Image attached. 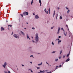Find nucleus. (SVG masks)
Returning a JSON list of instances; mask_svg holds the SVG:
<instances>
[{
	"label": "nucleus",
	"instance_id": "39448f33",
	"mask_svg": "<svg viewBox=\"0 0 73 73\" xmlns=\"http://www.w3.org/2000/svg\"><path fill=\"white\" fill-rule=\"evenodd\" d=\"M60 28L59 27L57 32L58 34H59V33H60Z\"/></svg>",
	"mask_w": 73,
	"mask_h": 73
},
{
	"label": "nucleus",
	"instance_id": "0e129e2a",
	"mask_svg": "<svg viewBox=\"0 0 73 73\" xmlns=\"http://www.w3.org/2000/svg\"><path fill=\"white\" fill-rule=\"evenodd\" d=\"M10 73H11V72H10Z\"/></svg>",
	"mask_w": 73,
	"mask_h": 73
},
{
	"label": "nucleus",
	"instance_id": "c9c22d12",
	"mask_svg": "<svg viewBox=\"0 0 73 73\" xmlns=\"http://www.w3.org/2000/svg\"><path fill=\"white\" fill-rule=\"evenodd\" d=\"M57 68H58V66H56V69H57Z\"/></svg>",
	"mask_w": 73,
	"mask_h": 73
},
{
	"label": "nucleus",
	"instance_id": "de8ad7c7",
	"mask_svg": "<svg viewBox=\"0 0 73 73\" xmlns=\"http://www.w3.org/2000/svg\"><path fill=\"white\" fill-rule=\"evenodd\" d=\"M33 55H31L30 56V57H33Z\"/></svg>",
	"mask_w": 73,
	"mask_h": 73
},
{
	"label": "nucleus",
	"instance_id": "a19ab883",
	"mask_svg": "<svg viewBox=\"0 0 73 73\" xmlns=\"http://www.w3.org/2000/svg\"><path fill=\"white\" fill-rule=\"evenodd\" d=\"M8 72L9 73H11V72H10V71H8Z\"/></svg>",
	"mask_w": 73,
	"mask_h": 73
},
{
	"label": "nucleus",
	"instance_id": "e433bc0d",
	"mask_svg": "<svg viewBox=\"0 0 73 73\" xmlns=\"http://www.w3.org/2000/svg\"><path fill=\"white\" fill-rule=\"evenodd\" d=\"M66 9H68V7H66Z\"/></svg>",
	"mask_w": 73,
	"mask_h": 73
},
{
	"label": "nucleus",
	"instance_id": "cd10ccee",
	"mask_svg": "<svg viewBox=\"0 0 73 73\" xmlns=\"http://www.w3.org/2000/svg\"><path fill=\"white\" fill-rule=\"evenodd\" d=\"M60 19H62V17L61 16L60 17Z\"/></svg>",
	"mask_w": 73,
	"mask_h": 73
},
{
	"label": "nucleus",
	"instance_id": "5701e85b",
	"mask_svg": "<svg viewBox=\"0 0 73 73\" xmlns=\"http://www.w3.org/2000/svg\"><path fill=\"white\" fill-rule=\"evenodd\" d=\"M40 73H43V71L41 70H40Z\"/></svg>",
	"mask_w": 73,
	"mask_h": 73
},
{
	"label": "nucleus",
	"instance_id": "3c124183",
	"mask_svg": "<svg viewBox=\"0 0 73 73\" xmlns=\"http://www.w3.org/2000/svg\"><path fill=\"white\" fill-rule=\"evenodd\" d=\"M22 66H24V65L22 64Z\"/></svg>",
	"mask_w": 73,
	"mask_h": 73
},
{
	"label": "nucleus",
	"instance_id": "f8f14e48",
	"mask_svg": "<svg viewBox=\"0 0 73 73\" xmlns=\"http://www.w3.org/2000/svg\"><path fill=\"white\" fill-rule=\"evenodd\" d=\"M21 33H22V35L25 36V34H24V33H23V31H21Z\"/></svg>",
	"mask_w": 73,
	"mask_h": 73
},
{
	"label": "nucleus",
	"instance_id": "473e14b6",
	"mask_svg": "<svg viewBox=\"0 0 73 73\" xmlns=\"http://www.w3.org/2000/svg\"><path fill=\"white\" fill-rule=\"evenodd\" d=\"M55 53V51H53L52 52V53Z\"/></svg>",
	"mask_w": 73,
	"mask_h": 73
},
{
	"label": "nucleus",
	"instance_id": "ddd939ff",
	"mask_svg": "<svg viewBox=\"0 0 73 73\" xmlns=\"http://www.w3.org/2000/svg\"><path fill=\"white\" fill-rule=\"evenodd\" d=\"M58 14H56V19L57 20V17H58Z\"/></svg>",
	"mask_w": 73,
	"mask_h": 73
},
{
	"label": "nucleus",
	"instance_id": "7c9ffc66",
	"mask_svg": "<svg viewBox=\"0 0 73 73\" xmlns=\"http://www.w3.org/2000/svg\"><path fill=\"white\" fill-rule=\"evenodd\" d=\"M8 26H9V27H12V26L11 25H9Z\"/></svg>",
	"mask_w": 73,
	"mask_h": 73
},
{
	"label": "nucleus",
	"instance_id": "a211bd4d",
	"mask_svg": "<svg viewBox=\"0 0 73 73\" xmlns=\"http://www.w3.org/2000/svg\"><path fill=\"white\" fill-rule=\"evenodd\" d=\"M61 42V40H58V44H60V42Z\"/></svg>",
	"mask_w": 73,
	"mask_h": 73
},
{
	"label": "nucleus",
	"instance_id": "2eb2a0df",
	"mask_svg": "<svg viewBox=\"0 0 73 73\" xmlns=\"http://www.w3.org/2000/svg\"><path fill=\"white\" fill-rule=\"evenodd\" d=\"M55 11H54V13L53 14V17H54V15H55Z\"/></svg>",
	"mask_w": 73,
	"mask_h": 73
},
{
	"label": "nucleus",
	"instance_id": "20e7f679",
	"mask_svg": "<svg viewBox=\"0 0 73 73\" xmlns=\"http://www.w3.org/2000/svg\"><path fill=\"white\" fill-rule=\"evenodd\" d=\"M7 65V63L6 62H5L4 64L3 65V66L4 67V68H5V66Z\"/></svg>",
	"mask_w": 73,
	"mask_h": 73
},
{
	"label": "nucleus",
	"instance_id": "603ef678",
	"mask_svg": "<svg viewBox=\"0 0 73 73\" xmlns=\"http://www.w3.org/2000/svg\"><path fill=\"white\" fill-rule=\"evenodd\" d=\"M33 42H35V41H34V40H33Z\"/></svg>",
	"mask_w": 73,
	"mask_h": 73
},
{
	"label": "nucleus",
	"instance_id": "f03ea898",
	"mask_svg": "<svg viewBox=\"0 0 73 73\" xmlns=\"http://www.w3.org/2000/svg\"><path fill=\"white\" fill-rule=\"evenodd\" d=\"M26 15H28L29 14L28 12H25L23 13V14L24 16L26 15Z\"/></svg>",
	"mask_w": 73,
	"mask_h": 73
},
{
	"label": "nucleus",
	"instance_id": "c85d7f7f",
	"mask_svg": "<svg viewBox=\"0 0 73 73\" xmlns=\"http://www.w3.org/2000/svg\"><path fill=\"white\" fill-rule=\"evenodd\" d=\"M61 29L62 30H63V31L64 32V29H63L62 28H61Z\"/></svg>",
	"mask_w": 73,
	"mask_h": 73
},
{
	"label": "nucleus",
	"instance_id": "bf43d9fd",
	"mask_svg": "<svg viewBox=\"0 0 73 73\" xmlns=\"http://www.w3.org/2000/svg\"><path fill=\"white\" fill-rule=\"evenodd\" d=\"M48 66H49V64H48Z\"/></svg>",
	"mask_w": 73,
	"mask_h": 73
},
{
	"label": "nucleus",
	"instance_id": "37998d69",
	"mask_svg": "<svg viewBox=\"0 0 73 73\" xmlns=\"http://www.w3.org/2000/svg\"><path fill=\"white\" fill-rule=\"evenodd\" d=\"M33 15H35V14L33 13Z\"/></svg>",
	"mask_w": 73,
	"mask_h": 73
},
{
	"label": "nucleus",
	"instance_id": "423d86ee",
	"mask_svg": "<svg viewBox=\"0 0 73 73\" xmlns=\"http://www.w3.org/2000/svg\"><path fill=\"white\" fill-rule=\"evenodd\" d=\"M35 18L36 19H39V17L38 16L36 15L35 16Z\"/></svg>",
	"mask_w": 73,
	"mask_h": 73
},
{
	"label": "nucleus",
	"instance_id": "6ab92c4d",
	"mask_svg": "<svg viewBox=\"0 0 73 73\" xmlns=\"http://www.w3.org/2000/svg\"><path fill=\"white\" fill-rule=\"evenodd\" d=\"M33 0H32L31 2V5L33 4Z\"/></svg>",
	"mask_w": 73,
	"mask_h": 73
},
{
	"label": "nucleus",
	"instance_id": "58836bf2",
	"mask_svg": "<svg viewBox=\"0 0 73 73\" xmlns=\"http://www.w3.org/2000/svg\"><path fill=\"white\" fill-rule=\"evenodd\" d=\"M4 73H8V72H7L5 71V72H4Z\"/></svg>",
	"mask_w": 73,
	"mask_h": 73
},
{
	"label": "nucleus",
	"instance_id": "aec40b11",
	"mask_svg": "<svg viewBox=\"0 0 73 73\" xmlns=\"http://www.w3.org/2000/svg\"><path fill=\"white\" fill-rule=\"evenodd\" d=\"M66 27H67V28H68V30H69V27H68V25H66Z\"/></svg>",
	"mask_w": 73,
	"mask_h": 73
},
{
	"label": "nucleus",
	"instance_id": "680f3d73",
	"mask_svg": "<svg viewBox=\"0 0 73 73\" xmlns=\"http://www.w3.org/2000/svg\"><path fill=\"white\" fill-rule=\"evenodd\" d=\"M43 72H44V71H43Z\"/></svg>",
	"mask_w": 73,
	"mask_h": 73
},
{
	"label": "nucleus",
	"instance_id": "4be33fe9",
	"mask_svg": "<svg viewBox=\"0 0 73 73\" xmlns=\"http://www.w3.org/2000/svg\"><path fill=\"white\" fill-rule=\"evenodd\" d=\"M37 69H40V67H37Z\"/></svg>",
	"mask_w": 73,
	"mask_h": 73
},
{
	"label": "nucleus",
	"instance_id": "052dcab7",
	"mask_svg": "<svg viewBox=\"0 0 73 73\" xmlns=\"http://www.w3.org/2000/svg\"><path fill=\"white\" fill-rule=\"evenodd\" d=\"M38 73H40V72H38Z\"/></svg>",
	"mask_w": 73,
	"mask_h": 73
},
{
	"label": "nucleus",
	"instance_id": "4d7b16f0",
	"mask_svg": "<svg viewBox=\"0 0 73 73\" xmlns=\"http://www.w3.org/2000/svg\"><path fill=\"white\" fill-rule=\"evenodd\" d=\"M27 24H28V23H27Z\"/></svg>",
	"mask_w": 73,
	"mask_h": 73
},
{
	"label": "nucleus",
	"instance_id": "5fc2aeb1",
	"mask_svg": "<svg viewBox=\"0 0 73 73\" xmlns=\"http://www.w3.org/2000/svg\"><path fill=\"white\" fill-rule=\"evenodd\" d=\"M31 37H32V38H33V36H32Z\"/></svg>",
	"mask_w": 73,
	"mask_h": 73
},
{
	"label": "nucleus",
	"instance_id": "f257e3e1",
	"mask_svg": "<svg viewBox=\"0 0 73 73\" xmlns=\"http://www.w3.org/2000/svg\"><path fill=\"white\" fill-rule=\"evenodd\" d=\"M35 40L37 42L38 41V35L36 34L35 37Z\"/></svg>",
	"mask_w": 73,
	"mask_h": 73
},
{
	"label": "nucleus",
	"instance_id": "b1692460",
	"mask_svg": "<svg viewBox=\"0 0 73 73\" xmlns=\"http://www.w3.org/2000/svg\"><path fill=\"white\" fill-rule=\"evenodd\" d=\"M20 15H21V16H22V17H23L24 16V15H23L22 14H20Z\"/></svg>",
	"mask_w": 73,
	"mask_h": 73
},
{
	"label": "nucleus",
	"instance_id": "8fccbe9b",
	"mask_svg": "<svg viewBox=\"0 0 73 73\" xmlns=\"http://www.w3.org/2000/svg\"><path fill=\"white\" fill-rule=\"evenodd\" d=\"M30 63H31V64H32V62H30Z\"/></svg>",
	"mask_w": 73,
	"mask_h": 73
},
{
	"label": "nucleus",
	"instance_id": "4c0bfd02",
	"mask_svg": "<svg viewBox=\"0 0 73 73\" xmlns=\"http://www.w3.org/2000/svg\"><path fill=\"white\" fill-rule=\"evenodd\" d=\"M65 55H64L63 56V58H65Z\"/></svg>",
	"mask_w": 73,
	"mask_h": 73
},
{
	"label": "nucleus",
	"instance_id": "72a5a7b5",
	"mask_svg": "<svg viewBox=\"0 0 73 73\" xmlns=\"http://www.w3.org/2000/svg\"><path fill=\"white\" fill-rule=\"evenodd\" d=\"M52 45H54V43H53V42H52Z\"/></svg>",
	"mask_w": 73,
	"mask_h": 73
},
{
	"label": "nucleus",
	"instance_id": "13d9d810",
	"mask_svg": "<svg viewBox=\"0 0 73 73\" xmlns=\"http://www.w3.org/2000/svg\"><path fill=\"white\" fill-rule=\"evenodd\" d=\"M26 28H25V29H26Z\"/></svg>",
	"mask_w": 73,
	"mask_h": 73
},
{
	"label": "nucleus",
	"instance_id": "f3484780",
	"mask_svg": "<svg viewBox=\"0 0 73 73\" xmlns=\"http://www.w3.org/2000/svg\"><path fill=\"white\" fill-rule=\"evenodd\" d=\"M42 63L41 62V63L38 64V65L39 66H40V65H42Z\"/></svg>",
	"mask_w": 73,
	"mask_h": 73
},
{
	"label": "nucleus",
	"instance_id": "e2e57ef3",
	"mask_svg": "<svg viewBox=\"0 0 73 73\" xmlns=\"http://www.w3.org/2000/svg\"><path fill=\"white\" fill-rule=\"evenodd\" d=\"M62 65H63V63H62Z\"/></svg>",
	"mask_w": 73,
	"mask_h": 73
},
{
	"label": "nucleus",
	"instance_id": "bb28decb",
	"mask_svg": "<svg viewBox=\"0 0 73 73\" xmlns=\"http://www.w3.org/2000/svg\"><path fill=\"white\" fill-rule=\"evenodd\" d=\"M61 53H62V51L61 50L60 51V54H61Z\"/></svg>",
	"mask_w": 73,
	"mask_h": 73
},
{
	"label": "nucleus",
	"instance_id": "a18cd8bd",
	"mask_svg": "<svg viewBox=\"0 0 73 73\" xmlns=\"http://www.w3.org/2000/svg\"><path fill=\"white\" fill-rule=\"evenodd\" d=\"M57 40H60V39L58 38V39H57Z\"/></svg>",
	"mask_w": 73,
	"mask_h": 73
},
{
	"label": "nucleus",
	"instance_id": "7ed1b4c3",
	"mask_svg": "<svg viewBox=\"0 0 73 73\" xmlns=\"http://www.w3.org/2000/svg\"><path fill=\"white\" fill-rule=\"evenodd\" d=\"M13 36H14V37H15V38H18V37H19V36H17V35L16 34L14 35H13Z\"/></svg>",
	"mask_w": 73,
	"mask_h": 73
},
{
	"label": "nucleus",
	"instance_id": "c03bdc74",
	"mask_svg": "<svg viewBox=\"0 0 73 73\" xmlns=\"http://www.w3.org/2000/svg\"><path fill=\"white\" fill-rule=\"evenodd\" d=\"M13 32H12V34H11V35H13Z\"/></svg>",
	"mask_w": 73,
	"mask_h": 73
},
{
	"label": "nucleus",
	"instance_id": "412c9836",
	"mask_svg": "<svg viewBox=\"0 0 73 73\" xmlns=\"http://www.w3.org/2000/svg\"><path fill=\"white\" fill-rule=\"evenodd\" d=\"M49 13H50V8H49Z\"/></svg>",
	"mask_w": 73,
	"mask_h": 73
},
{
	"label": "nucleus",
	"instance_id": "6e6d98bb",
	"mask_svg": "<svg viewBox=\"0 0 73 73\" xmlns=\"http://www.w3.org/2000/svg\"><path fill=\"white\" fill-rule=\"evenodd\" d=\"M58 9H60V8H59V7H58Z\"/></svg>",
	"mask_w": 73,
	"mask_h": 73
},
{
	"label": "nucleus",
	"instance_id": "1a4fd4ad",
	"mask_svg": "<svg viewBox=\"0 0 73 73\" xmlns=\"http://www.w3.org/2000/svg\"><path fill=\"white\" fill-rule=\"evenodd\" d=\"M39 3H40V6L41 7V1L40 0H39Z\"/></svg>",
	"mask_w": 73,
	"mask_h": 73
},
{
	"label": "nucleus",
	"instance_id": "79ce46f5",
	"mask_svg": "<svg viewBox=\"0 0 73 73\" xmlns=\"http://www.w3.org/2000/svg\"><path fill=\"white\" fill-rule=\"evenodd\" d=\"M46 63L47 64L49 65V64L48 63V62H46Z\"/></svg>",
	"mask_w": 73,
	"mask_h": 73
},
{
	"label": "nucleus",
	"instance_id": "9d476101",
	"mask_svg": "<svg viewBox=\"0 0 73 73\" xmlns=\"http://www.w3.org/2000/svg\"><path fill=\"white\" fill-rule=\"evenodd\" d=\"M69 60H70V59L68 58L66 60V62H68V61H69Z\"/></svg>",
	"mask_w": 73,
	"mask_h": 73
},
{
	"label": "nucleus",
	"instance_id": "49530a36",
	"mask_svg": "<svg viewBox=\"0 0 73 73\" xmlns=\"http://www.w3.org/2000/svg\"><path fill=\"white\" fill-rule=\"evenodd\" d=\"M61 65H60L59 66V67H61Z\"/></svg>",
	"mask_w": 73,
	"mask_h": 73
},
{
	"label": "nucleus",
	"instance_id": "ea45409f",
	"mask_svg": "<svg viewBox=\"0 0 73 73\" xmlns=\"http://www.w3.org/2000/svg\"><path fill=\"white\" fill-rule=\"evenodd\" d=\"M58 38H61V36H58Z\"/></svg>",
	"mask_w": 73,
	"mask_h": 73
},
{
	"label": "nucleus",
	"instance_id": "a878e982",
	"mask_svg": "<svg viewBox=\"0 0 73 73\" xmlns=\"http://www.w3.org/2000/svg\"><path fill=\"white\" fill-rule=\"evenodd\" d=\"M54 27H51V29H53V28H54Z\"/></svg>",
	"mask_w": 73,
	"mask_h": 73
},
{
	"label": "nucleus",
	"instance_id": "dca6fc26",
	"mask_svg": "<svg viewBox=\"0 0 73 73\" xmlns=\"http://www.w3.org/2000/svg\"><path fill=\"white\" fill-rule=\"evenodd\" d=\"M67 33H65L64 32V35H65V36H66V34Z\"/></svg>",
	"mask_w": 73,
	"mask_h": 73
},
{
	"label": "nucleus",
	"instance_id": "c756f323",
	"mask_svg": "<svg viewBox=\"0 0 73 73\" xmlns=\"http://www.w3.org/2000/svg\"><path fill=\"white\" fill-rule=\"evenodd\" d=\"M59 59H60L61 58V56H60L59 57Z\"/></svg>",
	"mask_w": 73,
	"mask_h": 73
},
{
	"label": "nucleus",
	"instance_id": "864d4df0",
	"mask_svg": "<svg viewBox=\"0 0 73 73\" xmlns=\"http://www.w3.org/2000/svg\"><path fill=\"white\" fill-rule=\"evenodd\" d=\"M6 22H7V23H8V21L7 20L6 21Z\"/></svg>",
	"mask_w": 73,
	"mask_h": 73
},
{
	"label": "nucleus",
	"instance_id": "f704fd0d",
	"mask_svg": "<svg viewBox=\"0 0 73 73\" xmlns=\"http://www.w3.org/2000/svg\"><path fill=\"white\" fill-rule=\"evenodd\" d=\"M32 29H35L34 28V27L32 28Z\"/></svg>",
	"mask_w": 73,
	"mask_h": 73
},
{
	"label": "nucleus",
	"instance_id": "0eeeda50",
	"mask_svg": "<svg viewBox=\"0 0 73 73\" xmlns=\"http://www.w3.org/2000/svg\"><path fill=\"white\" fill-rule=\"evenodd\" d=\"M70 51L69 53L66 56V57H69V55H70Z\"/></svg>",
	"mask_w": 73,
	"mask_h": 73
},
{
	"label": "nucleus",
	"instance_id": "6e6552de",
	"mask_svg": "<svg viewBox=\"0 0 73 73\" xmlns=\"http://www.w3.org/2000/svg\"><path fill=\"white\" fill-rule=\"evenodd\" d=\"M49 11V10H48V11H47V12H46V9H44V11H45L46 13H47V14H48V11Z\"/></svg>",
	"mask_w": 73,
	"mask_h": 73
},
{
	"label": "nucleus",
	"instance_id": "09e8293b",
	"mask_svg": "<svg viewBox=\"0 0 73 73\" xmlns=\"http://www.w3.org/2000/svg\"><path fill=\"white\" fill-rule=\"evenodd\" d=\"M31 72H32V73H33V71H32L31 70Z\"/></svg>",
	"mask_w": 73,
	"mask_h": 73
},
{
	"label": "nucleus",
	"instance_id": "4468645a",
	"mask_svg": "<svg viewBox=\"0 0 73 73\" xmlns=\"http://www.w3.org/2000/svg\"><path fill=\"white\" fill-rule=\"evenodd\" d=\"M27 38L28 39L29 38V39L30 40V38L29 37V36H28V34L27 35Z\"/></svg>",
	"mask_w": 73,
	"mask_h": 73
},
{
	"label": "nucleus",
	"instance_id": "393cba45",
	"mask_svg": "<svg viewBox=\"0 0 73 73\" xmlns=\"http://www.w3.org/2000/svg\"><path fill=\"white\" fill-rule=\"evenodd\" d=\"M70 12V10H69V9L68 10V11L67 12L68 13H69V12Z\"/></svg>",
	"mask_w": 73,
	"mask_h": 73
},
{
	"label": "nucleus",
	"instance_id": "2f4dec72",
	"mask_svg": "<svg viewBox=\"0 0 73 73\" xmlns=\"http://www.w3.org/2000/svg\"><path fill=\"white\" fill-rule=\"evenodd\" d=\"M58 61V59L55 60V61Z\"/></svg>",
	"mask_w": 73,
	"mask_h": 73
},
{
	"label": "nucleus",
	"instance_id": "9b49d317",
	"mask_svg": "<svg viewBox=\"0 0 73 73\" xmlns=\"http://www.w3.org/2000/svg\"><path fill=\"white\" fill-rule=\"evenodd\" d=\"M1 31H4V29L3 27H1Z\"/></svg>",
	"mask_w": 73,
	"mask_h": 73
}]
</instances>
